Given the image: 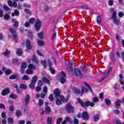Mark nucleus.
Segmentation results:
<instances>
[{
    "instance_id": "obj_1",
    "label": "nucleus",
    "mask_w": 124,
    "mask_h": 124,
    "mask_svg": "<svg viewBox=\"0 0 124 124\" xmlns=\"http://www.w3.org/2000/svg\"><path fill=\"white\" fill-rule=\"evenodd\" d=\"M54 94H55V97L57 98L56 101V103L57 105H62L63 102H67V99H65L64 97L63 96H61V91H60L59 89H56L54 91Z\"/></svg>"
},
{
    "instance_id": "obj_2",
    "label": "nucleus",
    "mask_w": 124,
    "mask_h": 124,
    "mask_svg": "<svg viewBox=\"0 0 124 124\" xmlns=\"http://www.w3.org/2000/svg\"><path fill=\"white\" fill-rule=\"evenodd\" d=\"M77 101L82 107H88V106H90L91 107H93L94 106V103L91 102L89 101L84 102L81 100V98H78Z\"/></svg>"
},
{
    "instance_id": "obj_3",
    "label": "nucleus",
    "mask_w": 124,
    "mask_h": 124,
    "mask_svg": "<svg viewBox=\"0 0 124 124\" xmlns=\"http://www.w3.org/2000/svg\"><path fill=\"white\" fill-rule=\"evenodd\" d=\"M72 90L76 94H80L81 95H83V94H84V93H88L89 92L88 89L84 88L82 89L81 91L79 89H77L76 88L74 87L72 88Z\"/></svg>"
},
{
    "instance_id": "obj_4",
    "label": "nucleus",
    "mask_w": 124,
    "mask_h": 124,
    "mask_svg": "<svg viewBox=\"0 0 124 124\" xmlns=\"http://www.w3.org/2000/svg\"><path fill=\"white\" fill-rule=\"evenodd\" d=\"M25 46L26 47L27 52H30L32 49V46L31 44V41L29 39H27L26 41Z\"/></svg>"
},
{
    "instance_id": "obj_5",
    "label": "nucleus",
    "mask_w": 124,
    "mask_h": 124,
    "mask_svg": "<svg viewBox=\"0 0 124 124\" xmlns=\"http://www.w3.org/2000/svg\"><path fill=\"white\" fill-rule=\"evenodd\" d=\"M74 72L76 76H77L78 78H79V79H81V78H83V74H82V73L81 72V70H80V69L78 68H76L75 69Z\"/></svg>"
},
{
    "instance_id": "obj_6",
    "label": "nucleus",
    "mask_w": 124,
    "mask_h": 124,
    "mask_svg": "<svg viewBox=\"0 0 124 124\" xmlns=\"http://www.w3.org/2000/svg\"><path fill=\"white\" fill-rule=\"evenodd\" d=\"M10 31L13 35V37L15 41H16V42H18V37L17 36V34H16V31H15V30H14V28L10 29Z\"/></svg>"
},
{
    "instance_id": "obj_7",
    "label": "nucleus",
    "mask_w": 124,
    "mask_h": 124,
    "mask_svg": "<svg viewBox=\"0 0 124 124\" xmlns=\"http://www.w3.org/2000/svg\"><path fill=\"white\" fill-rule=\"evenodd\" d=\"M42 25V22H41L40 20L38 19L36 20L34 25V27L37 31H38L39 30H40V28H41Z\"/></svg>"
},
{
    "instance_id": "obj_8",
    "label": "nucleus",
    "mask_w": 124,
    "mask_h": 124,
    "mask_svg": "<svg viewBox=\"0 0 124 124\" xmlns=\"http://www.w3.org/2000/svg\"><path fill=\"white\" fill-rule=\"evenodd\" d=\"M27 68V63L25 62H22L20 72L21 73H24L25 71V69Z\"/></svg>"
},
{
    "instance_id": "obj_9",
    "label": "nucleus",
    "mask_w": 124,
    "mask_h": 124,
    "mask_svg": "<svg viewBox=\"0 0 124 124\" xmlns=\"http://www.w3.org/2000/svg\"><path fill=\"white\" fill-rule=\"evenodd\" d=\"M66 108L68 110V113H73V111H74V108L71 106V105L69 104L67 105Z\"/></svg>"
},
{
    "instance_id": "obj_10",
    "label": "nucleus",
    "mask_w": 124,
    "mask_h": 124,
    "mask_svg": "<svg viewBox=\"0 0 124 124\" xmlns=\"http://www.w3.org/2000/svg\"><path fill=\"white\" fill-rule=\"evenodd\" d=\"M8 4L10 7H17V2L15 1L12 3V1L9 0L8 1Z\"/></svg>"
},
{
    "instance_id": "obj_11",
    "label": "nucleus",
    "mask_w": 124,
    "mask_h": 124,
    "mask_svg": "<svg viewBox=\"0 0 124 124\" xmlns=\"http://www.w3.org/2000/svg\"><path fill=\"white\" fill-rule=\"evenodd\" d=\"M9 92H10L9 88H6L2 91L1 94L3 96L6 95V94L9 93Z\"/></svg>"
},
{
    "instance_id": "obj_12",
    "label": "nucleus",
    "mask_w": 124,
    "mask_h": 124,
    "mask_svg": "<svg viewBox=\"0 0 124 124\" xmlns=\"http://www.w3.org/2000/svg\"><path fill=\"white\" fill-rule=\"evenodd\" d=\"M47 87L45 86L43 89V91L44 93H43L41 94V97L42 98H44V97H45V95H46V93H47Z\"/></svg>"
},
{
    "instance_id": "obj_13",
    "label": "nucleus",
    "mask_w": 124,
    "mask_h": 124,
    "mask_svg": "<svg viewBox=\"0 0 124 124\" xmlns=\"http://www.w3.org/2000/svg\"><path fill=\"white\" fill-rule=\"evenodd\" d=\"M82 118L83 120H89L90 117H89V114L86 111L82 113Z\"/></svg>"
},
{
    "instance_id": "obj_14",
    "label": "nucleus",
    "mask_w": 124,
    "mask_h": 124,
    "mask_svg": "<svg viewBox=\"0 0 124 124\" xmlns=\"http://www.w3.org/2000/svg\"><path fill=\"white\" fill-rule=\"evenodd\" d=\"M112 69H113V68L111 67H110L109 68V69H108V73L106 74V75H105V77L102 78V81H103V80H104V79H105V78H106V77H108V76H109V75L110 74V73H111V72H112Z\"/></svg>"
},
{
    "instance_id": "obj_15",
    "label": "nucleus",
    "mask_w": 124,
    "mask_h": 124,
    "mask_svg": "<svg viewBox=\"0 0 124 124\" xmlns=\"http://www.w3.org/2000/svg\"><path fill=\"white\" fill-rule=\"evenodd\" d=\"M30 98H31V97H30V95H27L26 96L25 98V100H24L25 105H28V104H29V102H30Z\"/></svg>"
},
{
    "instance_id": "obj_16",
    "label": "nucleus",
    "mask_w": 124,
    "mask_h": 124,
    "mask_svg": "<svg viewBox=\"0 0 124 124\" xmlns=\"http://www.w3.org/2000/svg\"><path fill=\"white\" fill-rule=\"evenodd\" d=\"M64 121L68 124H71L72 123V120L70 119L69 117H65Z\"/></svg>"
},
{
    "instance_id": "obj_17",
    "label": "nucleus",
    "mask_w": 124,
    "mask_h": 124,
    "mask_svg": "<svg viewBox=\"0 0 124 124\" xmlns=\"http://www.w3.org/2000/svg\"><path fill=\"white\" fill-rule=\"evenodd\" d=\"M94 122H98L99 121V118L100 116L99 114H95L93 116Z\"/></svg>"
},
{
    "instance_id": "obj_18",
    "label": "nucleus",
    "mask_w": 124,
    "mask_h": 124,
    "mask_svg": "<svg viewBox=\"0 0 124 124\" xmlns=\"http://www.w3.org/2000/svg\"><path fill=\"white\" fill-rule=\"evenodd\" d=\"M12 22H13V23H15L14 24V27L15 28H18V26H19V22L16 20V19H13Z\"/></svg>"
},
{
    "instance_id": "obj_19",
    "label": "nucleus",
    "mask_w": 124,
    "mask_h": 124,
    "mask_svg": "<svg viewBox=\"0 0 124 124\" xmlns=\"http://www.w3.org/2000/svg\"><path fill=\"white\" fill-rule=\"evenodd\" d=\"M121 106V100L118 99L115 102V107L118 108Z\"/></svg>"
},
{
    "instance_id": "obj_20",
    "label": "nucleus",
    "mask_w": 124,
    "mask_h": 124,
    "mask_svg": "<svg viewBox=\"0 0 124 124\" xmlns=\"http://www.w3.org/2000/svg\"><path fill=\"white\" fill-rule=\"evenodd\" d=\"M13 63L15 64V65H19V60L17 58H15L13 59Z\"/></svg>"
},
{
    "instance_id": "obj_21",
    "label": "nucleus",
    "mask_w": 124,
    "mask_h": 124,
    "mask_svg": "<svg viewBox=\"0 0 124 124\" xmlns=\"http://www.w3.org/2000/svg\"><path fill=\"white\" fill-rule=\"evenodd\" d=\"M51 112V108L49 106H46L45 108L46 114H49Z\"/></svg>"
},
{
    "instance_id": "obj_22",
    "label": "nucleus",
    "mask_w": 124,
    "mask_h": 124,
    "mask_svg": "<svg viewBox=\"0 0 124 124\" xmlns=\"http://www.w3.org/2000/svg\"><path fill=\"white\" fill-rule=\"evenodd\" d=\"M28 68L29 69H31L32 70H34V69H36V67L32 64H29L28 65Z\"/></svg>"
},
{
    "instance_id": "obj_23",
    "label": "nucleus",
    "mask_w": 124,
    "mask_h": 124,
    "mask_svg": "<svg viewBox=\"0 0 124 124\" xmlns=\"http://www.w3.org/2000/svg\"><path fill=\"white\" fill-rule=\"evenodd\" d=\"M2 70L3 71H5V74L6 75H9V74H10V73H11V71L10 69H6L5 68H3L2 69Z\"/></svg>"
},
{
    "instance_id": "obj_24",
    "label": "nucleus",
    "mask_w": 124,
    "mask_h": 124,
    "mask_svg": "<svg viewBox=\"0 0 124 124\" xmlns=\"http://www.w3.org/2000/svg\"><path fill=\"white\" fill-rule=\"evenodd\" d=\"M19 16V11L17 10H15L14 13H12V17H14L15 16Z\"/></svg>"
},
{
    "instance_id": "obj_25",
    "label": "nucleus",
    "mask_w": 124,
    "mask_h": 124,
    "mask_svg": "<svg viewBox=\"0 0 124 124\" xmlns=\"http://www.w3.org/2000/svg\"><path fill=\"white\" fill-rule=\"evenodd\" d=\"M17 78H19V76L18 75L14 74L10 77V79L11 80H13L14 79H17Z\"/></svg>"
},
{
    "instance_id": "obj_26",
    "label": "nucleus",
    "mask_w": 124,
    "mask_h": 124,
    "mask_svg": "<svg viewBox=\"0 0 124 124\" xmlns=\"http://www.w3.org/2000/svg\"><path fill=\"white\" fill-rule=\"evenodd\" d=\"M43 35H44V32H40L38 34V37H39L40 39H43Z\"/></svg>"
},
{
    "instance_id": "obj_27",
    "label": "nucleus",
    "mask_w": 124,
    "mask_h": 124,
    "mask_svg": "<svg viewBox=\"0 0 124 124\" xmlns=\"http://www.w3.org/2000/svg\"><path fill=\"white\" fill-rule=\"evenodd\" d=\"M105 102L106 104L108 106H110V105H111V100H110V99L107 98L105 100Z\"/></svg>"
},
{
    "instance_id": "obj_28",
    "label": "nucleus",
    "mask_w": 124,
    "mask_h": 124,
    "mask_svg": "<svg viewBox=\"0 0 124 124\" xmlns=\"http://www.w3.org/2000/svg\"><path fill=\"white\" fill-rule=\"evenodd\" d=\"M16 54L18 56H21V55H23V51H21V49L17 48V49H16Z\"/></svg>"
},
{
    "instance_id": "obj_29",
    "label": "nucleus",
    "mask_w": 124,
    "mask_h": 124,
    "mask_svg": "<svg viewBox=\"0 0 124 124\" xmlns=\"http://www.w3.org/2000/svg\"><path fill=\"white\" fill-rule=\"evenodd\" d=\"M36 82H37V76H34L32 78L31 83H34V84H35Z\"/></svg>"
},
{
    "instance_id": "obj_30",
    "label": "nucleus",
    "mask_w": 124,
    "mask_h": 124,
    "mask_svg": "<svg viewBox=\"0 0 124 124\" xmlns=\"http://www.w3.org/2000/svg\"><path fill=\"white\" fill-rule=\"evenodd\" d=\"M44 103V101L43 99H39L38 102V105L39 106H42Z\"/></svg>"
},
{
    "instance_id": "obj_31",
    "label": "nucleus",
    "mask_w": 124,
    "mask_h": 124,
    "mask_svg": "<svg viewBox=\"0 0 124 124\" xmlns=\"http://www.w3.org/2000/svg\"><path fill=\"white\" fill-rule=\"evenodd\" d=\"M32 61L34 62H35V63H38L39 62V61L37 60V58H36V57L35 56H33L32 58Z\"/></svg>"
},
{
    "instance_id": "obj_32",
    "label": "nucleus",
    "mask_w": 124,
    "mask_h": 124,
    "mask_svg": "<svg viewBox=\"0 0 124 124\" xmlns=\"http://www.w3.org/2000/svg\"><path fill=\"white\" fill-rule=\"evenodd\" d=\"M40 63L41 64H42V65L44 66L45 68H46V67L47 66V63L46 61H41Z\"/></svg>"
},
{
    "instance_id": "obj_33",
    "label": "nucleus",
    "mask_w": 124,
    "mask_h": 124,
    "mask_svg": "<svg viewBox=\"0 0 124 124\" xmlns=\"http://www.w3.org/2000/svg\"><path fill=\"white\" fill-rule=\"evenodd\" d=\"M8 124H13L14 120L12 118H9L8 119Z\"/></svg>"
},
{
    "instance_id": "obj_34",
    "label": "nucleus",
    "mask_w": 124,
    "mask_h": 124,
    "mask_svg": "<svg viewBox=\"0 0 124 124\" xmlns=\"http://www.w3.org/2000/svg\"><path fill=\"white\" fill-rule=\"evenodd\" d=\"M44 11L45 12H48L50 10V7L49 6L46 5L44 7Z\"/></svg>"
},
{
    "instance_id": "obj_35",
    "label": "nucleus",
    "mask_w": 124,
    "mask_h": 124,
    "mask_svg": "<svg viewBox=\"0 0 124 124\" xmlns=\"http://www.w3.org/2000/svg\"><path fill=\"white\" fill-rule=\"evenodd\" d=\"M110 59L113 61V62H115L116 61V56L114 55L113 53L110 54Z\"/></svg>"
},
{
    "instance_id": "obj_36",
    "label": "nucleus",
    "mask_w": 124,
    "mask_h": 124,
    "mask_svg": "<svg viewBox=\"0 0 124 124\" xmlns=\"http://www.w3.org/2000/svg\"><path fill=\"white\" fill-rule=\"evenodd\" d=\"M67 70L69 74H71L73 71V69L72 68V67H69L67 68Z\"/></svg>"
},
{
    "instance_id": "obj_37",
    "label": "nucleus",
    "mask_w": 124,
    "mask_h": 124,
    "mask_svg": "<svg viewBox=\"0 0 124 124\" xmlns=\"http://www.w3.org/2000/svg\"><path fill=\"white\" fill-rule=\"evenodd\" d=\"M16 117L19 118V117H20V116H21V111L20 110H16Z\"/></svg>"
},
{
    "instance_id": "obj_38",
    "label": "nucleus",
    "mask_w": 124,
    "mask_h": 124,
    "mask_svg": "<svg viewBox=\"0 0 124 124\" xmlns=\"http://www.w3.org/2000/svg\"><path fill=\"white\" fill-rule=\"evenodd\" d=\"M27 88H28V86H27L26 84H20V89L25 90L26 89H27Z\"/></svg>"
},
{
    "instance_id": "obj_39",
    "label": "nucleus",
    "mask_w": 124,
    "mask_h": 124,
    "mask_svg": "<svg viewBox=\"0 0 124 124\" xmlns=\"http://www.w3.org/2000/svg\"><path fill=\"white\" fill-rule=\"evenodd\" d=\"M35 83L31 82V83L29 84V88H30V89H34L35 87Z\"/></svg>"
},
{
    "instance_id": "obj_40",
    "label": "nucleus",
    "mask_w": 124,
    "mask_h": 124,
    "mask_svg": "<svg viewBox=\"0 0 124 124\" xmlns=\"http://www.w3.org/2000/svg\"><path fill=\"white\" fill-rule=\"evenodd\" d=\"M3 8L4 10H5V11H8V10H10V9L9 7L6 6V5H3Z\"/></svg>"
},
{
    "instance_id": "obj_41",
    "label": "nucleus",
    "mask_w": 124,
    "mask_h": 124,
    "mask_svg": "<svg viewBox=\"0 0 124 124\" xmlns=\"http://www.w3.org/2000/svg\"><path fill=\"white\" fill-rule=\"evenodd\" d=\"M97 23H98V24L101 23V17H100V16H97Z\"/></svg>"
},
{
    "instance_id": "obj_42",
    "label": "nucleus",
    "mask_w": 124,
    "mask_h": 124,
    "mask_svg": "<svg viewBox=\"0 0 124 124\" xmlns=\"http://www.w3.org/2000/svg\"><path fill=\"white\" fill-rule=\"evenodd\" d=\"M114 4V1L113 0H109L108 1V5L109 6H112Z\"/></svg>"
},
{
    "instance_id": "obj_43",
    "label": "nucleus",
    "mask_w": 124,
    "mask_h": 124,
    "mask_svg": "<svg viewBox=\"0 0 124 124\" xmlns=\"http://www.w3.org/2000/svg\"><path fill=\"white\" fill-rule=\"evenodd\" d=\"M42 80L44 82V83H46V84H48L50 82V81H49L48 79L46 78H42Z\"/></svg>"
},
{
    "instance_id": "obj_44",
    "label": "nucleus",
    "mask_w": 124,
    "mask_h": 124,
    "mask_svg": "<svg viewBox=\"0 0 124 124\" xmlns=\"http://www.w3.org/2000/svg\"><path fill=\"white\" fill-rule=\"evenodd\" d=\"M47 124H52V118L48 117L47 119Z\"/></svg>"
},
{
    "instance_id": "obj_45",
    "label": "nucleus",
    "mask_w": 124,
    "mask_h": 124,
    "mask_svg": "<svg viewBox=\"0 0 124 124\" xmlns=\"http://www.w3.org/2000/svg\"><path fill=\"white\" fill-rule=\"evenodd\" d=\"M84 85L86 86V87H87L88 88L89 90L92 93H93V90H92V88H91V87L86 82L84 83Z\"/></svg>"
},
{
    "instance_id": "obj_46",
    "label": "nucleus",
    "mask_w": 124,
    "mask_h": 124,
    "mask_svg": "<svg viewBox=\"0 0 124 124\" xmlns=\"http://www.w3.org/2000/svg\"><path fill=\"white\" fill-rule=\"evenodd\" d=\"M10 54V51L8 50H6L3 53L4 56H8Z\"/></svg>"
},
{
    "instance_id": "obj_47",
    "label": "nucleus",
    "mask_w": 124,
    "mask_h": 124,
    "mask_svg": "<svg viewBox=\"0 0 124 124\" xmlns=\"http://www.w3.org/2000/svg\"><path fill=\"white\" fill-rule=\"evenodd\" d=\"M36 54L37 55H38V56H40V57H43V54H42V52H41L39 50H36Z\"/></svg>"
},
{
    "instance_id": "obj_48",
    "label": "nucleus",
    "mask_w": 124,
    "mask_h": 124,
    "mask_svg": "<svg viewBox=\"0 0 124 124\" xmlns=\"http://www.w3.org/2000/svg\"><path fill=\"white\" fill-rule=\"evenodd\" d=\"M112 18L113 20L116 19V18H117V13H116V12H113Z\"/></svg>"
},
{
    "instance_id": "obj_49",
    "label": "nucleus",
    "mask_w": 124,
    "mask_h": 124,
    "mask_svg": "<svg viewBox=\"0 0 124 124\" xmlns=\"http://www.w3.org/2000/svg\"><path fill=\"white\" fill-rule=\"evenodd\" d=\"M9 18H10V16H9V15L6 14L4 15V18L7 20H8V19H9Z\"/></svg>"
},
{
    "instance_id": "obj_50",
    "label": "nucleus",
    "mask_w": 124,
    "mask_h": 124,
    "mask_svg": "<svg viewBox=\"0 0 124 124\" xmlns=\"http://www.w3.org/2000/svg\"><path fill=\"white\" fill-rule=\"evenodd\" d=\"M35 21V19H34V18L32 17L30 19H29V23L30 24H33L34 23Z\"/></svg>"
},
{
    "instance_id": "obj_51",
    "label": "nucleus",
    "mask_w": 124,
    "mask_h": 124,
    "mask_svg": "<svg viewBox=\"0 0 124 124\" xmlns=\"http://www.w3.org/2000/svg\"><path fill=\"white\" fill-rule=\"evenodd\" d=\"M11 98H13V99H16L17 98V95L14 94H11L10 95Z\"/></svg>"
},
{
    "instance_id": "obj_52",
    "label": "nucleus",
    "mask_w": 124,
    "mask_h": 124,
    "mask_svg": "<svg viewBox=\"0 0 124 124\" xmlns=\"http://www.w3.org/2000/svg\"><path fill=\"white\" fill-rule=\"evenodd\" d=\"M26 73L27 74H32V73H33V71L32 70L28 69L26 70Z\"/></svg>"
},
{
    "instance_id": "obj_53",
    "label": "nucleus",
    "mask_w": 124,
    "mask_h": 124,
    "mask_svg": "<svg viewBox=\"0 0 124 124\" xmlns=\"http://www.w3.org/2000/svg\"><path fill=\"white\" fill-rule=\"evenodd\" d=\"M29 79V76L27 75H25L24 77H22V80H26V81H28Z\"/></svg>"
},
{
    "instance_id": "obj_54",
    "label": "nucleus",
    "mask_w": 124,
    "mask_h": 124,
    "mask_svg": "<svg viewBox=\"0 0 124 124\" xmlns=\"http://www.w3.org/2000/svg\"><path fill=\"white\" fill-rule=\"evenodd\" d=\"M62 118H59L57 120V124H60L62 123Z\"/></svg>"
},
{
    "instance_id": "obj_55",
    "label": "nucleus",
    "mask_w": 124,
    "mask_h": 124,
    "mask_svg": "<svg viewBox=\"0 0 124 124\" xmlns=\"http://www.w3.org/2000/svg\"><path fill=\"white\" fill-rule=\"evenodd\" d=\"M113 122L114 124H124V122H123V123H121V121L119 120H114Z\"/></svg>"
},
{
    "instance_id": "obj_56",
    "label": "nucleus",
    "mask_w": 124,
    "mask_h": 124,
    "mask_svg": "<svg viewBox=\"0 0 124 124\" xmlns=\"http://www.w3.org/2000/svg\"><path fill=\"white\" fill-rule=\"evenodd\" d=\"M49 70L51 73H52V74H54L56 72V71L55 70V69H53V68L52 67L49 68Z\"/></svg>"
},
{
    "instance_id": "obj_57",
    "label": "nucleus",
    "mask_w": 124,
    "mask_h": 124,
    "mask_svg": "<svg viewBox=\"0 0 124 124\" xmlns=\"http://www.w3.org/2000/svg\"><path fill=\"white\" fill-rule=\"evenodd\" d=\"M65 82V78L63 77H61V84H64Z\"/></svg>"
},
{
    "instance_id": "obj_58",
    "label": "nucleus",
    "mask_w": 124,
    "mask_h": 124,
    "mask_svg": "<svg viewBox=\"0 0 124 124\" xmlns=\"http://www.w3.org/2000/svg\"><path fill=\"white\" fill-rule=\"evenodd\" d=\"M98 100H99V99L97 97H94L93 99V102H94V103H96V102H97Z\"/></svg>"
},
{
    "instance_id": "obj_59",
    "label": "nucleus",
    "mask_w": 124,
    "mask_h": 124,
    "mask_svg": "<svg viewBox=\"0 0 124 124\" xmlns=\"http://www.w3.org/2000/svg\"><path fill=\"white\" fill-rule=\"evenodd\" d=\"M1 118H3V119L6 118V114L5 113V112L3 111L1 113Z\"/></svg>"
},
{
    "instance_id": "obj_60",
    "label": "nucleus",
    "mask_w": 124,
    "mask_h": 124,
    "mask_svg": "<svg viewBox=\"0 0 124 124\" xmlns=\"http://www.w3.org/2000/svg\"><path fill=\"white\" fill-rule=\"evenodd\" d=\"M48 98L50 101H53V100H54V97H53V94H50Z\"/></svg>"
},
{
    "instance_id": "obj_61",
    "label": "nucleus",
    "mask_w": 124,
    "mask_h": 124,
    "mask_svg": "<svg viewBox=\"0 0 124 124\" xmlns=\"http://www.w3.org/2000/svg\"><path fill=\"white\" fill-rule=\"evenodd\" d=\"M24 26L26 28H29L30 26H31V24L29 22H26L25 23Z\"/></svg>"
},
{
    "instance_id": "obj_62",
    "label": "nucleus",
    "mask_w": 124,
    "mask_h": 124,
    "mask_svg": "<svg viewBox=\"0 0 124 124\" xmlns=\"http://www.w3.org/2000/svg\"><path fill=\"white\" fill-rule=\"evenodd\" d=\"M36 91L38 93V92H40L41 91V87L39 86H37L35 88Z\"/></svg>"
},
{
    "instance_id": "obj_63",
    "label": "nucleus",
    "mask_w": 124,
    "mask_h": 124,
    "mask_svg": "<svg viewBox=\"0 0 124 124\" xmlns=\"http://www.w3.org/2000/svg\"><path fill=\"white\" fill-rule=\"evenodd\" d=\"M23 6L24 7H26V8H30V7H31V5L29 4H27V3H24L23 4Z\"/></svg>"
},
{
    "instance_id": "obj_64",
    "label": "nucleus",
    "mask_w": 124,
    "mask_h": 124,
    "mask_svg": "<svg viewBox=\"0 0 124 124\" xmlns=\"http://www.w3.org/2000/svg\"><path fill=\"white\" fill-rule=\"evenodd\" d=\"M38 45L41 46L44 44V42L43 41H38L37 42Z\"/></svg>"
}]
</instances>
